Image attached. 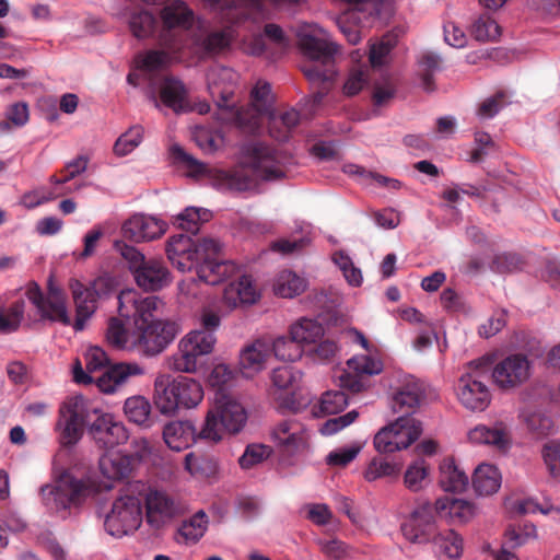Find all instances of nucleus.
<instances>
[{
  "instance_id": "nucleus-1",
  "label": "nucleus",
  "mask_w": 560,
  "mask_h": 560,
  "mask_svg": "<svg viewBox=\"0 0 560 560\" xmlns=\"http://www.w3.org/2000/svg\"><path fill=\"white\" fill-rule=\"evenodd\" d=\"M163 28L160 34V44L166 50H149L137 57L138 68L151 75L166 67L176 54L188 48L199 58L218 54L230 46L232 33L229 28L208 31L198 27L191 31L194 13L180 0H174L161 11Z\"/></svg>"
},
{
  "instance_id": "nucleus-2",
  "label": "nucleus",
  "mask_w": 560,
  "mask_h": 560,
  "mask_svg": "<svg viewBox=\"0 0 560 560\" xmlns=\"http://www.w3.org/2000/svg\"><path fill=\"white\" fill-rule=\"evenodd\" d=\"M117 304L119 316L133 323L136 337L131 346L147 357L161 353L180 330L175 322L154 319L159 304L156 296L142 298L133 290H126L117 295Z\"/></svg>"
},
{
  "instance_id": "nucleus-3",
  "label": "nucleus",
  "mask_w": 560,
  "mask_h": 560,
  "mask_svg": "<svg viewBox=\"0 0 560 560\" xmlns=\"http://www.w3.org/2000/svg\"><path fill=\"white\" fill-rule=\"evenodd\" d=\"M244 163L228 170L218 171L214 180L219 188L229 191H247L256 187V179L277 180L285 176L291 155L264 142L244 145Z\"/></svg>"
},
{
  "instance_id": "nucleus-4",
  "label": "nucleus",
  "mask_w": 560,
  "mask_h": 560,
  "mask_svg": "<svg viewBox=\"0 0 560 560\" xmlns=\"http://www.w3.org/2000/svg\"><path fill=\"white\" fill-rule=\"evenodd\" d=\"M221 245L213 238L194 242L184 234L173 235L166 244L168 259L182 271L195 270L198 279L215 285L232 277L237 267L233 261L220 256Z\"/></svg>"
},
{
  "instance_id": "nucleus-5",
  "label": "nucleus",
  "mask_w": 560,
  "mask_h": 560,
  "mask_svg": "<svg viewBox=\"0 0 560 560\" xmlns=\"http://www.w3.org/2000/svg\"><path fill=\"white\" fill-rule=\"evenodd\" d=\"M436 504L433 506L429 501H424L402 523L401 532L406 539L415 544L433 540L441 560H457L463 551L462 538L452 529L436 533Z\"/></svg>"
},
{
  "instance_id": "nucleus-6",
  "label": "nucleus",
  "mask_w": 560,
  "mask_h": 560,
  "mask_svg": "<svg viewBox=\"0 0 560 560\" xmlns=\"http://www.w3.org/2000/svg\"><path fill=\"white\" fill-rule=\"evenodd\" d=\"M299 36L301 49L311 58V61L303 66L302 71L316 89L312 95V102L317 106L328 94L337 73L335 69L337 46L311 34H299Z\"/></svg>"
},
{
  "instance_id": "nucleus-7",
  "label": "nucleus",
  "mask_w": 560,
  "mask_h": 560,
  "mask_svg": "<svg viewBox=\"0 0 560 560\" xmlns=\"http://www.w3.org/2000/svg\"><path fill=\"white\" fill-rule=\"evenodd\" d=\"M85 373L81 363L77 361L73 369V378L79 384L94 383L98 389L105 394H113L118 392L131 376H139L144 374V369L135 362L117 363L106 370L103 375L94 378L91 373L104 368L107 363L106 353L101 348H91L85 355Z\"/></svg>"
},
{
  "instance_id": "nucleus-8",
  "label": "nucleus",
  "mask_w": 560,
  "mask_h": 560,
  "mask_svg": "<svg viewBox=\"0 0 560 560\" xmlns=\"http://www.w3.org/2000/svg\"><path fill=\"white\" fill-rule=\"evenodd\" d=\"M467 371L458 378L456 395L463 407L470 411H483L491 401L487 386L491 372V358L482 357L470 361Z\"/></svg>"
},
{
  "instance_id": "nucleus-9",
  "label": "nucleus",
  "mask_w": 560,
  "mask_h": 560,
  "mask_svg": "<svg viewBox=\"0 0 560 560\" xmlns=\"http://www.w3.org/2000/svg\"><path fill=\"white\" fill-rule=\"evenodd\" d=\"M114 248L128 264L139 288L154 292L170 284L171 273L163 260L145 259L141 252L124 241H115Z\"/></svg>"
},
{
  "instance_id": "nucleus-10",
  "label": "nucleus",
  "mask_w": 560,
  "mask_h": 560,
  "mask_svg": "<svg viewBox=\"0 0 560 560\" xmlns=\"http://www.w3.org/2000/svg\"><path fill=\"white\" fill-rule=\"evenodd\" d=\"M247 421L245 408L236 400L222 397L214 408L207 413L205 423L199 431L200 439L219 442L223 433L237 434Z\"/></svg>"
},
{
  "instance_id": "nucleus-11",
  "label": "nucleus",
  "mask_w": 560,
  "mask_h": 560,
  "mask_svg": "<svg viewBox=\"0 0 560 560\" xmlns=\"http://www.w3.org/2000/svg\"><path fill=\"white\" fill-rule=\"evenodd\" d=\"M89 495L88 485L69 474L61 475L54 483L40 488L43 504L62 518L70 515L72 508L83 504Z\"/></svg>"
},
{
  "instance_id": "nucleus-12",
  "label": "nucleus",
  "mask_w": 560,
  "mask_h": 560,
  "mask_svg": "<svg viewBox=\"0 0 560 560\" xmlns=\"http://www.w3.org/2000/svg\"><path fill=\"white\" fill-rule=\"evenodd\" d=\"M144 485L130 483L125 493L117 498L112 511L106 515L104 527L114 537H122L138 529L142 522L141 499L135 495V491L141 492Z\"/></svg>"
},
{
  "instance_id": "nucleus-13",
  "label": "nucleus",
  "mask_w": 560,
  "mask_h": 560,
  "mask_svg": "<svg viewBox=\"0 0 560 560\" xmlns=\"http://www.w3.org/2000/svg\"><path fill=\"white\" fill-rule=\"evenodd\" d=\"M97 413L98 409L92 407L83 396L67 398L59 408V418L56 422L60 444H77L83 435L85 424Z\"/></svg>"
},
{
  "instance_id": "nucleus-14",
  "label": "nucleus",
  "mask_w": 560,
  "mask_h": 560,
  "mask_svg": "<svg viewBox=\"0 0 560 560\" xmlns=\"http://www.w3.org/2000/svg\"><path fill=\"white\" fill-rule=\"evenodd\" d=\"M217 342L215 335L192 330L178 343L177 352L172 357L170 368L182 373H194L201 365L203 357L210 354Z\"/></svg>"
},
{
  "instance_id": "nucleus-15",
  "label": "nucleus",
  "mask_w": 560,
  "mask_h": 560,
  "mask_svg": "<svg viewBox=\"0 0 560 560\" xmlns=\"http://www.w3.org/2000/svg\"><path fill=\"white\" fill-rule=\"evenodd\" d=\"M25 295L37 308L42 320L59 323L63 326L71 325L65 293L51 282L48 285L47 293L44 294L40 287L36 282L32 281L26 287Z\"/></svg>"
},
{
  "instance_id": "nucleus-16",
  "label": "nucleus",
  "mask_w": 560,
  "mask_h": 560,
  "mask_svg": "<svg viewBox=\"0 0 560 560\" xmlns=\"http://www.w3.org/2000/svg\"><path fill=\"white\" fill-rule=\"evenodd\" d=\"M422 433V424L413 417H399L374 436L378 453H393L411 445Z\"/></svg>"
},
{
  "instance_id": "nucleus-17",
  "label": "nucleus",
  "mask_w": 560,
  "mask_h": 560,
  "mask_svg": "<svg viewBox=\"0 0 560 560\" xmlns=\"http://www.w3.org/2000/svg\"><path fill=\"white\" fill-rule=\"evenodd\" d=\"M384 363L377 353L355 354L347 361V370L339 376V385L353 394L366 390L370 378L383 372Z\"/></svg>"
},
{
  "instance_id": "nucleus-18",
  "label": "nucleus",
  "mask_w": 560,
  "mask_h": 560,
  "mask_svg": "<svg viewBox=\"0 0 560 560\" xmlns=\"http://www.w3.org/2000/svg\"><path fill=\"white\" fill-rule=\"evenodd\" d=\"M145 510L148 523L155 528H161L180 515L183 506L165 491L150 490L145 494Z\"/></svg>"
},
{
  "instance_id": "nucleus-19",
  "label": "nucleus",
  "mask_w": 560,
  "mask_h": 560,
  "mask_svg": "<svg viewBox=\"0 0 560 560\" xmlns=\"http://www.w3.org/2000/svg\"><path fill=\"white\" fill-rule=\"evenodd\" d=\"M95 417L90 425V434L100 446L113 448L127 442L129 434L121 421H117L113 415L100 410Z\"/></svg>"
},
{
  "instance_id": "nucleus-20",
  "label": "nucleus",
  "mask_w": 560,
  "mask_h": 560,
  "mask_svg": "<svg viewBox=\"0 0 560 560\" xmlns=\"http://www.w3.org/2000/svg\"><path fill=\"white\" fill-rule=\"evenodd\" d=\"M528 369L527 359L522 354H514L505 358L495 368L491 366L490 375L499 387L511 388L528 377Z\"/></svg>"
},
{
  "instance_id": "nucleus-21",
  "label": "nucleus",
  "mask_w": 560,
  "mask_h": 560,
  "mask_svg": "<svg viewBox=\"0 0 560 560\" xmlns=\"http://www.w3.org/2000/svg\"><path fill=\"white\" fill-rule=\"evenodd\" d=\"M166 223L154 217L135 214L121 226L122 236L139 243L161 237L166 231Z\"/></svg>"
},
{
  "instance_id": "nucleus-22",
  "label": "nucleus",
  "mask_w": 560,
  "mask_h": 560,
  "mask_svg": "<svg viewBox=\"0 0 560 560\" xmlns=\"http://www.w3.org/2000/svg\"><path fill=\"white\" fill-rule=\"evenodd\" d=\"M424 396V384L413 376H407L394 393L393 410L404 413L401 417H412Z\"/></svg>"
},
{
  "instance_id": "nucleus-23",
  "label": "nucleus",
  "mask_w": 560,
  "mask_h": 560,
  "mask_svg": "<svg viewBox=\"0 0 560 560\" xmlns=\"http://www.w3.org/2000/svg\"><path fill=\"white\" fill-rule=\"evenodd\" d=\"M271 86L268 82L259 80L250 93V108L248 109L250 117L247 119L245 113H240V121L248 125L252 129L257 128L261 117L271 113Z\"/></svg>"
},
{
  "instance_id": "nucleus-24",
  "label": "nucleus",
  "mask_w": 560,
  "mask_h": 560,
  "mask_svg": "<svg viewBox=\"0 0 560 560\" xmlns=\"http://www.w3.org/2000/svg\"><path fill=\"white\" fill-rule=\"evenodd\" d=\"M271 353V345L264 339H257L246 346L240 354V371L249 378L265 369L266 361Z\"/></svg>"
},
{
  "instance_id": "nucleus-25",
  "label": "nucleus",
  "mask_w": 560,
  "mask_h": 560,
  "mask_svg": "<svg viewBox=\"0 0 560 560\" xmlns=\"http://www.w3.org/2000/svg\"><path fill=\"white\" fill-rule=\"evenodd\" d=\"M301 377L302 373L291 365H283L272 371L273 385L279 389L292 390V397L285 399L284 406L293 412H299L310 402L307 398L301 400L294 398V390L298 388Z\"/></svg>"
},
{
  "instance_id": "nucleus-26",
  "label": "nucleus",
  "mask_w": 560,
  "mask_h": 560,
  "mask_svg": "<svg viewBox=\"0 0 560 560\" xmlns=\"http://www.w3.org/2000/svg\"><path fill=\"white\" fill-rule=\"evenodd\" d=\"M70 289L75 304V320L72 324L75 331H81L85 327V322L94 314L96 310V298L91 290L79 280H71Z\"/></svg>"
},
{
  "instance_id": "nucleus-27",
  "label": "nucleus",
  "mask_w": 560,
  "mask_h": 560,
  "mask_svg": "<svg viewBox=\"0 0 560 560\" xmlns=\"http://www.w3.org/2000/svg\"><path fill=\"white\" fill-rule=\"evenodd\" d=\"M273 438L289 454L305 447L307 440L303 424L294 419L280 422L273 430Z\"/></svg>"
},
{
  "instance_id": "nucleus-28",
  "label": "nucleus",
  "mask_w": 560,
  "mask_h": 560,
  "mask_svg": "<svg viewBox=\"0 0 560 560\" xmlns=\"http://www.w3.org/2000/svg\"><path fill=\"white\" fill-rule=\"evenodd\" d=\"M161 102L175 113L191 110L187 98V90L184 83L174 77H164L160 84Z\"/></svg>"
},
{
  "instance_id": "nucleus-29",
  "label": "nucleus",
  "mask_w": 560,
  "mask_h": 560,
  "mask_svg": "<svg viewBox=\"0 0 560 560\" xmlns=\"http://www.w3.org/2000/svg\"><path fill=\"white\" fill-rule=\"evenodd\" d=\"M197 436L200 438L190 421H172L163 429L164 442L171 450L176 452L188 448Z\"/></svg>"
},
{
  "instance_id": "nucleus-30",
  "label": "nucleus",
  "mask_w": 560,
  "mask_h": 560,
  "mask_svg": "<svg viewBox=\"0 0 560 560\" xmlns=\"http://www.w3.org/2000/svg\"><path fill=\"white\" fill-rule=\"evenodd\" d=\"M176 380L170 374H159L154 381L153 401L163 415H173L177 410Z\"/></svg>"
},
{
  "instance_id": "nucleus-31",
  "label": "nucleus",
  "mask_w": 560,
  "mask_h": 560,
  "mask_svg": "<svg viewBox=\"0 0 560 560\" xmlns=\"http://www.w3.org/2000/svg\"><path fill=\"white\" fill-rule=\"evenodd\" d=\"M268 132L270 137L279 142L288 141L291 137L292 130L300 121V114L295 109L285 110L279 115L275 113L267 114Z\"/></svg>"
},
{
  "instance_id": "nucleus-32",
  "label": "nucleus",
  "mask_w": 560,
  "mask_h": 560,
  "mask_svg": "<svg viewBox=\"0 0 560 560\" xmlns=\"http://www.w3.org/2000/svg\"><path fill=\"white\" fill-rule=\"evenodd\" d=\"M132 457L121 453L105 454L100 459L102 475L112 480L127 478L132 470Z\"/></svg>"
},
{
  "instance_id": "nucleus-33",
  "label": "nucleus",
  "mask_w": 560,
  "mask_h": 560,
  "mask_svg": "<svg viewBox=\"0 0 560 560\" xmlns=\"http://www.w3.org/2000/svg\"><path fill=\"white\" fill-rule=\"evenodd\" d=\"M176 380V399L177 410L191 409L200 404L203 398L201 384L187 376H177Z\"/></svg>"
},
{
  "instance_id": "nucleus-34",
  "label": "nucleus",
  "mask_w": 560,
  "mask_h": 560,
  "mask_svg": "<svg viewBox=\"0 0 560 560\" xmlns=\"http://www.w3.org/2000/svg\"><path fill=\"white\" fill-rule=\"evenodd\" d=\"M472 487L479 495H491L501 487V474L493 465L481 464L472 475Z\"/></svg>"
},
{
  "instance_id": "nucleus-35",
  "label": "nucleus",
  "mask_w": 560,
  "mask_h": 560,
  "mask_svg": "<svg viewBox=\"0 0 560 560\" xmlns=\"http://www.w3.org/2000/svg\"><path fill=\"white\" fill-rule=\"evenodd\" d=\"M439 483L446 492H462L468 486V477L452 458H447L440 466Z\"/></svg>"
},
{
  "instance_id": "nucleus-36",
  "label": "nucleus",
  "mask_w": 560,
  "mask_h": 560,
  "mask_svg": "<svg viewBox=\"0 0 560 560\" xmlns=\"http://www.w3.org/2000/svg\"><path fill=\"white\" fill-rule=\"evenodd\" d=\"M258 295L249 276H242L237 281L231 282L224 290V299L228 303L253 304Z\"/></svg>"
},
{
  "instance_id": "nucleus-37",
  "label": "nucleus",
  "mask_w": 560,
  "mask_h": 560,
  "mask_svg": "<svg viewBox=\"0 0 560 560\" xmlns=\"http://www.w3.org/2000/svg\"><path fill=\"white\" fill-rule=\"evenodd\" d=\"M469 440L477 444H489L504 450L510 444V436L506 429L500 424L494 428L477 425L468 434Z\"/></svg>"
},
{
  "instance_id": "nucleus-38",
  "label": "nucleus",
  "mask_w": 560,
  "mask_h": 560,
  "mask_svg": "<svg viewBox=\"0 0 560 560\" xmlns=\"http://www.w3.org/2000/svg\"><path fill=\"white\" fill-rule=\"evenodd\" d=\"M436 512L440 516L467 522L474 516L475 506L465 500L444 497L436 500Z\"/></svg>"
},
{
  "instance_id": "nucleus-39",
  "label": "nucleus",
  "mask_w": 560,
  "mask_h": 560,
  "mask_svg": "<svg viewBox=\"0 0 560 560\" xmlns=\"http://www.w3.org/2000/svg\"><path fill=\"white\" fill-rule=\"evenodd\" d=\"M306 288L304 278L290 270L281 271L273 284L276 295L281 298H293L301 294Z\"/></svg>"
},
{
  "instance_id": "nucleus-40",
  "label": "nucleus",
  "mask_w": 560,
  "mask_h": 560,
  "mask_svg": "<svg viewBox=\"0 0 560 560\" xmlns=\"http://www.w3.org/2000/svg\"><path fill=\"white\" fill-rule=\"evenodd\" d=\"M124 412L129 421L142 425L150 427L151 420V405L142 396H132L126 399L124 405Z\"/></svg>"
},
{
  "instance_id": "nucleus-41",
  "label": "nucleus",
  "mask_w": 560,
  "mask_h": 560,
  "mask_svg": "<svg viewBox=\"0 0 560 560\" xmlns=\"http://www.w3.org/2000/svg\"><path fill=\"white\" fill-rule=\"evenodd\" d=\"M184 464L185 469L196 478H210L218 470L215 459L202 454L188 453Z\"/></svg>"
},
{
  "instance_id": "nucleus-42",
  "label": "nucleus",
  "mask_w": 560,
  "mask_h": 560,
  "mask_svg": "<svg viewBox=\"0 0 560 560\" xmlns=\"http://www.w3.org/2000/svg\"><path fill=\"white\" fill-rule=\"evenodd\" d=\"M323 335V326L314 319L302 318L290 328V336L302 347L316 342Z\"/></svg>"
},
{
  "instance_id": "nucleus-43",
  "label": "nucleus",
  "mask_w": 560,
  "mask_h": 560,
  "mask_svg": "<svg viewBox=\"0 0 560 560\" xmlns=\"http://www.w3.org/2000/svg\"><path fill=\"white\" fill-rule=\"evenodd\" d=\"M504 537L505 541L503 547L515 549L536 539L537 530L532 523L510 525L505 530Z\"/></svg>"
},
{
  "instance_id": "nucleus-44",
  "label": "nucleus",
  "mask_w": 560,
  "mask_h": 560,
  "mask_svg": "<svg viewBox=\"0 0 560 560\" xmlns=\"http://www.w3.org/2000/svg\"><path fill=\"white\" fill-rule=\"evenodd\" d=\"M208 516L203 511H198L189 520L184 521L178 528V534L190 542H197L206 533Z\"/></svg>"
},
{
  "instance_id": "nucleus-45",
  "label": "nucleus",
  "mask_w": 560,
  "mask_h": 560,
  "mask_svg": "<svg viewBox=\"0 0 560 560\" xmlns=\"http://www.w3.org/2000/svg\"><path fill=\"white\" fill-rule=\"evenodd\" d=\"M418 63L423 89L428 92L433 91V74L441 70L442 58L435 52L428 51L420 57Z\"/></svg>"
},
{
  "instance_id": "nucleus-46",
  "label": "nucleus",
  "mask_w": 560,
  "mask_h": 560,
  "mask_svg": "<svg viewBox=\"0 0 560 560\" xmlns=\"http://www.w3.org/2000/svg\"><path fill=\"white\" fill-rule=\"evenodd\" d=\"M271 345V352L282 361H295L302 357L303 348L290 335L276 338Z\"/></svg>"
},
{
  "instance_id": "nucleus-47",
  "label": "nucleus",
  "mask_w": 560,
  "mask_h": 560,
  "mask_svg": "<svg viewBox=\"0 0 560 560\" xmlns=\"http://www.w3.org/2000/svg\"><path fill=\"white\" fill-rule=\"evenodd\" d=\"M429 476V466L424 459H418L413 464L409 465L405 476V486L413 492H418L423 489L427 478Z\"/></svg>"
},
{
  "instance_id": "nucleus-48",
  "label": "nucleus",
  "mask_w": 560,
  "mask_h": 560,
  "mask_svg": "<svg viewBox=\"0 0 560 560\" xmlns=\"http://www.w3.org/2000/svg\"><path fill=\"white\" fill-rule=\"evenodd\" d=\"M106 339L110 346L117 349H124L132 347L131 341L135 338L129 335L121 319L112 317L108 320Z\"/></svg>"
},
{
  "instance_id": "nucleus-49",
  "label": "nucleus",
  "mask_w": 560,
  "mask_h": 560,
  "mask_svg": "<svg viewBox=\"0 0 560 560\" xmlns=\"http://www.w3.org/2000/svg\"><path fill=\"white\" fill-rule=\"evenodd\" d=\"M156 25V19L148 11H138L131 14L129 27L133 36L137 38L149 37Z\"/></svg>"
},
{
  "instance_id": "nucleus-50",
  "label": "nucleus",
  "mask_w": 560,
  "mask_h": 560,
  "mask_svg": "<svg viewBox=\"0 0 560 560\" xmlns=\"http://www.w3.org/2000/svg\"><path fill=\"white\" fill-rule=\"evenodd\" d=\"M528 431L537 438H545L555 433V423L550 416L534 411L525 418Z\"/></svg>"
},
{
  "instance_id": "nucleus-51",
  "label": "nucleus",
  "mask_w": 560,
  "mask_h": 560,
  "mask_svg": "<svg viewBox=\"0 0 560 560\" xmlns=\"http://www.w3.org/2000/svg\"><path fill=\"white\" fill-rule=\"evenodd\" d=\"M201 220H208V211L194 207L186 208L176 218L178 228L191 234H196L199 231V222Z\"/></svg>"
},
{
  "instance_id": "nucleus-52",
  "label": "nucleus",
  "mask_w": 560,
  "mask_h": 560,
  "mask_svg": "<svg viewBox=\"0 0 560 560\" xmlns=\"http://www.w3.org/2000/svg\"><path fill=\"white\" fill-rule=\"evenodd\" d=\"M24 301L18 300L10 305L5 314L0 312L1 332H12L20 327L24 315Z\"/></svg>"
},
{
  "instance_id": "nucleus-53",
  "label": "nucleus",
  "mask_w": 560,
  "mask_h": 560,
  "mask_svg": "<svg viewBox=\"0 0 560 560\" xmlns=\"http://www.w3.org/2000/svg\"><path fill=\"white\" fill-rule=\"evenodd\" d=\"M348 405L347 395L341 390H328L319 399L318 408L323 415H335Z\"/></svg>"
},
{
  "instance_id": "nucleus-54",
  "label": "nucleus",
  "mask_w": 560,
  "mask_h": 560,
  "mask_svg": "<svg viewBox=\"0 0 560 560\" xmlns=\"http://www.w3.org/2000/svg\"><path fill=\"white\" fill-rule=\"evenodd\" d=\"M471 35L480 42L495 40L500 36V26L490 16H480L471 27Z\"/></svg>"
},
{
  "instance_id": "nucleus-55",
  "label": "nucleus",
  "mask_w": 560,
  "mask_h": 560,
  "mask_svg": "<svg viewBox=\"0 0 560 560\" xmlns=\"http://www.w3.org/2000/svg\"><path fill=\"white\" fill-rule=\"evenodd\" d=\"M89 159L85 155H79L74 160L70 161L65 165V167L60 171L61 176L57 175L50 176V183L56 185H62L71 179L75 178L83 172H85L88 167Z\"/></svg>"
},
{
  "instance_id": "nucleus-56",
  "label": "nucleus",
  "mask_w": 560,
  "mask_h": 560,
  "mask_svg": "<svg viewBox=\"0 0 560 560\" xmlns=\"http://www.w3.org/2000/svg\"><path fill=\"white\" fill-rule=\"evenodd\" d=\"M142 133V128L139 126L130 128L117 139L114 144V152L119 156L127 155L140 144Z\"/></svg>"
},
{
  "instance_id": "nucleus-57",
  "label": "nucleus",
  "mask_w": 560,
  "mask_h": 560,
  "mask_svg": "<svg viewBox=\"0 0 560 560\" xmlns=\"http://www.w3.org/2000/svg\"><path fill=\"white\" fill-rule=\"evenodd\" d=\"M546 467L553 478H560V441L547 442L541 451Z\"/></svg>"
},
{
  "instance_id": "nucleus-58",
  "label": "nucleus",
  "mask_w": 560,
  "mask_h": 560,
  "mask_svg": "<svg viewBox=\"0 0 560 560\" xmlns=\"http://www.w3.org/2000/svg\"><path fill=\"white\" fill-rule=\"evenodd\" d=\"M7 119L0 121V129L3 131H8L10 129V125L15 127H22L28 121V106L26 103L19 102L12 104L7 112Z\"/></svg>"
},
{
  "instance_id": "nucleus-59",
  "label": "nucleus",
  "mask_w": 560,
  "mask_h": 560,
  "mask_svg": "<svg viewBox=\"0 0 560 560\" xmlns=\"http://www.w3.org/2000/svg\"><path fill=\"white\" fill-rule=\"evenodd\" d=\"M523 266L521 256L514 253H501L493 257L491 270L498 273H510L520 270Z\"/></svg>"
},
{
  "instance_id": "nucleus-60",
  "label": "nucleus",
  "mask_w": 560,
  "mask_h": 560,
  "mask_svg": "<svg viewBox=\"0 0 560 560\" xmlns=\"http://www.w3.org/2000/svg\"><path fill=\"white\" fill-rule=\"evenodd\" d=\"M171 152L175 161L184 164L187 167L189 175H203L208 171L207 164L188 154L182 147L175 144L172 147Z\"/></svg>"
},
{
  "instance_id": "nucleus-61",
  "label": "nucleus",
  "mask_w": 560,
  "mask_h": 560,
  "mask_svg": "<svg viewBox=\"0 0 560 560\" xmlns=\"http://www.w3.org/2000/svg\"><path fill=\"white\" fill-rule=\"evenodd\" d=\"M269 453V448L262 444H250L238 458V464L243 469H249L264 462Z\"/></svg>"
},
{
  "instance_id": "nucleus-62",
  "label": "nucleus",
  "mask_w": 560,
  "mask_h": 560,
  "mask_svg": "<svg viewBox=\"0 0 560 560\" xmlns=\"http://www.w3.org/2000/svg\"><path fill=\"white\" fill-rule=\"evenodd\" d=\"M398 471L399 468L395 464L380 458H373L364 472V478L368 481H374L382 477L397 475Z\"/></svg>"
},
{
  "instance_id": "nucleus-63",
  "label": "nucleus",
  "mask_w": 560,
  "mask_h": 560,
  "mask_svg": "<svg viewBox=\"0 0 560 560\" xmlns=\"http://www.w3.org/2000/svg\"><path fill=\"white\" fill-rule=\"evenodd\" d=\"M359 417V412L357 410H351L346 415L328 419L320 428V432L323 435H332L339 432L340 430L347 428L351 423H353Z\"/></svg>"
},
{
  "instance_id": "nucleus-64",
  "label": "nucleus",
  "mask_w": 560,
  "mask_h": 560,
  "mask_svg": "<svg viewBox=\"0 0 560 560\" xmlns=\"http://www.w3.org/2000/svg\"><path fill=\"white\" fill-rule=\"evenodd\" d=\"M361 446L360 445H352L350 447H343L338 448L332 452H330L327 457L326 462L330 466H347L349 463H351L357 455L360 453Z\"/></svg>"
}]
</instances>
